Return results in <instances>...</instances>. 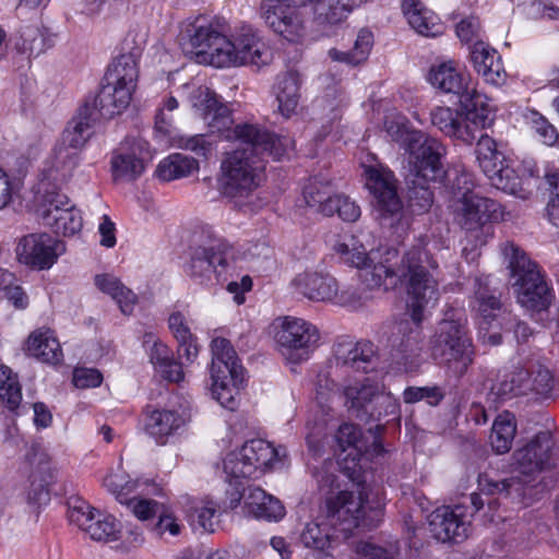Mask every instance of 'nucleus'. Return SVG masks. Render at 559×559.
<instances>
[{
  "instance_id": "nucleus-64",
  "label": "nucleus",
  "mask_w": 559,
  "mask_h": 559,
  "mask_svg": "<svg viewBox=\"0 0 559 559\" xmlns=\"http://www.w3.org/2000/svg\"><path fill=\"white\" fill-rule=\"evenodd\" d=\"M126 503L130 507L132 513L140 521H147L158 515L165 504L152 499L130 498Z\"/></svg>"
},
{
  "instance_id": "nucleus-58",
  "label": "nucleus",
  "mask_w": 559,
  "mask_h": 559,
  "mask_svg": "<svg viewBox=\"0 0 559 559\" xmlns=\"http://www.w3.org/2000/svg\"><path fill=\"white\" fill-rule=\"evenodd\" d=\"M304 198L308 206L317 209L323 214V207L333 200L331 187L318 180L310 181L304 189Z\"/></svg>"
},
{
  "instance_id": "nucleus-8",
  "label": "nucleus",
  "mask_w": 559,
  "mask_h": 559,
  "mask_svg": "<svg viewBox=\"0 0 559 559\" xmlns=\"http://www.w3.org/2000/svg\"><path fill=\"white\" fill-rule=\"evenodd\" d=\"M273 329L276 348L287 362L307 361L319 346L318 328L301 318H278L274 321Z\"/></svg>"
},
{
  "instance_id": "nucleus-28",
  "label": "nucleus",
  "mask_w": 559,
  "mask_h": 559,
  "mask_svg": "<svg viewBox=\"0 0 559 559\" xmlns=\"http://www.w3.org/2000/svg\"><path fill=\"white\" fill-rule=\"evenodd\" d=\"M185 424L183 415L174 409L147 407L144 412V429L159 444H165Z\"/></svg>"
},
{
  "instance_id": "nucleus-61",
  "label": "nucleus",
  "mask_w": 559,
  "mask_h": 559,
  "mask_svg": "<svg viewBox=\"0 0 559 559\" xmlns=\"http://www.w3.org/2000/svg\"><path fill=\"white\" fill-rule=\"evenodd\" d=\"M182 528L183 525L174 512L164 506L158 514V521L153 526V532L159 537H164L166 534L176 537L181 533Z\"/></svg>"
},
{
  "instance_id": "nucleus-49",
  "label": "nucleus",
  "mask_w": 559,
  "mask_h": 559,
  "mask_svg": "<svg viewBox=\"0 0 559 559\" xmlns=\"http://www.w3.org/2000/svg\"><path fill=\"white\" fill-rule=\"evenodd\" d=\"M400 415V403L399 400L385 390L384 384H381L376 397L369 405L365 417L380 420L382 417Z\"/></svg>"
},
{
  "instance_id": "nucleus-23",
  "label": "nucleus",
  "mask_w": 559,
  "mask_h": 559,
  "mask_svg": "<svg viewBox=\"0 0 559 559\" xmlns=\"http://www.w3.org/2000/svg\"><path fill=\"white\" fill-rule=\"evenodd\" d=\"M152 159L148 144L135 141L130 146L119 147L111 157V171L115 180H135Z\"/></svg>"
},
{
  "instance_id": "nucleus-56",
  "label": "nucleus",
  "mask_w": 559,
  "mask_h": 559,
  "mask_svg": "<svg viewBox=\"0 0 559 559\" xmlns=\"http://www.w3.org/2000/svg\"><path fill=\"white\" fill-rule=\"evenodd\" d=\"M326 521L324 523H309L301 534V540L306 547L323 550L330 548L336 536L326 530Z\"/></svg>"
},
{
  "instance_id": "nucleus-12",
  "label": "nucleus",
  "mask_w": 559,
  "mask_h": 559,
  "mask_svg": "<svg viewBox=\"0 0 559 559\" xmlns=\"http://www.w3.org/2000/svg\"><path fill=\"white\" fill-rule=\"evenodd\" d=\"M37 211L43 224L50 227L57 235L74 236L83 227L80 211L60 190L47 191L43 195Z\"/></svg>"
},
{
  "instance_id": "nucleus-42",
  "label": "nucleus",
  "mask_w": 559,
  "mask_h": 559,
  "mask_svg": "<svg viewBox=\"0 0 559 559\" xmlns=\"http://www.w3.org/2000/svg\"><path fill=\"white\" fill-rule=\"evenodd\" d=\"M104 486L111 491L121 503H126L129 499L127 496L141 487H145L141 492L146 495H162L163 488L154 480H134L129 481L121 474H110L104 478Z\"/></svg>"
},
{
  "instance_id": "nucleus-36",
  "label": "nucleus",
  "mask_w": 559,
  "mask_h": 559,
  "mask_svg": "<svg viewBox=\"0 0 559 559\" xmlns=\"http://www.w3.org/2000/svg\"><path fill=\"white\" fill-rule=\"evenodd\" d=\"M212 367L211 372L229 373L235 382L245 378V369L240 365L237 353L231 343L225 337H214L211 342Z\"/></svg>"
},
{
  "instance_id": "nucleus-54",
  "label": "nucleus",
  "mask_w": 559,
  "mask_h": 559,
  "mask_svg": "<svg viewBox=\"0 0 559 559\" xmlns=\"http://www.w3.org/2000/svg\"><path fill=\"white\" fill-rule=\"evenodd\" d=\"M314 20L320 26H333L342 23L349 15L340 1L331 2L330 0H316Z\"/></svg>"
},
{
  "instance_id": "nucleus-30",
  "label": "nucleus",
  "mask_w": 559,
  "mask_h": 559,
  "mask_svg": "<svg viewBox=\"0 0 559 559\" xmlns=\"http://www.w3.org/2000/svg\"><path fill=\"white\" fill-rule=\"evenodd\" d=\"M27 355L50 365H58L63 359L61 345L53 330L39 328L32 332L26 341Z\"/></svg>"
},
{
  "instance_id": "nucleus-19",
  "label": "nucleus",
  "mask_w": 559,
  "mask_h": 559,
  "mask_svg": "<svg viewBox=\"0 0 559 559\" xmlns=\"http://www.w3.org/2000/svg\"><path fill=\"white\" fill-rule=\"evenodd\" d=\"M190 103L211 133L225 136L234 124L229 108L207 86H199L190 94Z\"/></svg>"
},
{
  "instance_id": "nucleus-4",
  "label": "nucleus",
  "mask_w": 559,
  "mask_h": 559,
  "mask_svg": "<svg viewBox=\"0 0 559 559\" xmlns=\"http://www.w3.org/2000/svg\"><path fill=\"white\" fill-rule=\"evenodd\" d=\"M383 515V503L377 499L373 503L362 490H341L330 493L325 499V520L335 532L346 538L361 524L377 526Z\"/></svg>"
},
{
  "instance_id": "nucleus-53",
  "label": "nucleus",
  "mask_w": 559,
  "mask_h": 559,
  "mask_svg": "<svg viewBox=\"0 0 559 559\" xmlns=\"http://www.w3.org/2000/svg\"><path fill=\"white\" fill-rule=\"evenodd\" d=\"M242 456V450L238 449L229 452L223 462V468L226 474L227 480L231 484L240 483L241 479H258L260 475L257 472H250L247 474V471L243 468L251 461H247Z\"/></svg>"
},
{
  "instance_id": "nucleus-3",
  "label": "nucleus",
  "mask_w": 559,
  "mask_h": 559,
  "mask_svg": "<svg viewBox=\"0 0 559 559\" xmlns=\"http://www.w3.org/2000/svg\"><path fill=\"white\" fill-rule=\"evenodd\" d=\"M234 253L230 242L211 229L202 228L192 235L185 272L193 282L203 286L222 284L226 281Z\"/></svg>"
},
{
  "instance_id": "nucleus-46",
  "label": "nucleus",
  "mask_w": 559,
  "mask_h": 559,
  "mask_svg": "<svg viewBox=\"0 0 559 559\" xmlns=\"http://www.w3.org/2000/svg\"><path fill=\"white\" fill-rule=\"evenodd\" d=\"M389 136L400 143L406 151L416 145L425 133L411 127L407 118L401 114H391L384 121Z\"/></svg>"
},
{
  "instance_id": "nucleus-47",
  "label": "nucleus",
  "mask_w": 559,
  "mask_h": 559,
  "mask_svg": "<svg viewBox=\"0 0 559 559\" xmlns=\"http://www.w3.org/2000/svg\"><path fill=\"white\" fill-rule=\"evenodd\" d=\"M212 385L211 391L213 397L225 408L235 409L236 395L239 391V385L242 384L243 379L235 382L229 373L211 372Z\"/></svg>"
},
{
  "instance_id": "nucleus-37",
  "label": "nucleus",
  "mask_w": 559,
  "mask_h": 559,
  "mask_svg": "<svg viewBox=\"0 0 559 559\" xmlns=\"http://www.w3.org/2000/svg\"><path fill=\"white\" fill-rule=\"evenodd\" d=\"M278 112L284 118L297 114L300 99V76L297 72L288 71L277 78L275 85Z\"/></svg>"
},
{
  "instance_id": "nucleus-22",
  "label": "nucleus",
  "mask_w": 559,
  "mask_h": 559,
  "mask_svg": "<svg viewBox=\"0 0 559 559\" xmlns=\"http://www.w3.org/2000/svg\"><path fill=\"white\" fill-rule=\"evenodd\" d=\"M61 245L46 233H34L20 238L15 253L21 263L33 269L46 270L56 262L57 250Z\"/></svg>"
},
{
  "instance_id": "nucleus-10",
  "label": "nucleus",
  "mask_w": 559,
  "mask_h": 559,
  "mask_svg": "<svg viewBox=\"0 0 559 559\" xmlns=\"http://www.w3.org/2000/svg\"><path fill=\"white\" fill-rule=\"evenodd\" d=\"M180 40L183 47L194 53L203 62L221 67L219 55L224 47H229L228 37L223 34L218 24L205 16H198L181 32Z\"/></svg>"
},
{
  "instance_id": "nucleus-32",
  "label": "nucleus",
  "mask_w": 559,
  "mask_h": 559,
  "mask_svg": "<svg viewBox=\"0 0 559 559\" xmlns=\"http://www.w3.org/2000/svg\"><path fill=\"white\" fill-rule=\"evenodd\" d=\"M143 344H152L150 348V360L155 370L169 382H180L183 379L181 364L174 359L171 349L159 342L153 333H145Z\"/></svg>"
},
{
  "instance_id": "nucleus-7",
  "label": "nucleus",
  "mask_w": 559,
  "mask_h": 559,
  "mask_svg": "<svg viewBox=\"0 0 559 559\" xmlns=\"http://www.w3.org/2000/svg\"><path fill=\"white\" fill-rule=\"evenodd\" d=\"M431 354L455 376H463L474 360V349L460 320H442L431 338Z\"/></svg>"
},
{
  "instance_id": "nucleus-34",
  "label": "nucleus",
  "mask_w": 559,
  "mask_h": 559,
  "mask_svg": "<svg viewBox=\"0 0 559 559\" xmlns=\"http://www.w3.org/2000/svg\"><path fill=\"white\" fill-rule=\"evenodd\" d=\"M139 49L121 53L114 59L105 75V81L119 88H128L133 94L139 78L138 68Z\"/></svg>"
},
{
  "instance_id": "nucleus-31",
  "label": "nucleus",
  "mask_w": 559,
  "mask_h": 559,
  "mask_svg": "<svg viewBox=\"0 0 559 559\" xmlns=\"http://www.w3.org/2000/svg\"><path fill=\"white\" fill-rule=\"evenodd\" d=\"M132 94L128 92V88H119L112 83L106 82L96 96L90 97L85 102H90L91 109L98 114L97 120H99L122 112L129 106Z\"/></svg>"
},
{
  "instance_id": "nucleus-27",
  "label": "nucleus",
  "mask_w": 559,
  "mask_h": 559,
  "mask_svg": "<svg viewBox=\"0 0 559 559\" xmlns=\"http://www.w3.org/2000/svg\"><path fill=\"white\" fill-rule=\"evenodd\" d=\"M471 60L475 71L486 83L493 86L504 84L507 73L501 57L487 43L477 40L471 46Z\"/></svg>"
},
{
  "instance_id": "nucleus-63",
  "label": "nucleus",
  "mask_w": 559,
  "mask_h": 559,
  "mask_svg": "<svg viewBox=\"0 0 559 559\" xmlns=\"http://www.w3.org/2000/svg\"><path fill=\"white\" fill-rule=\"evenodd\" d=\"M416 187L411 190L409 207L414 213L421 214L427 212L433 202V194L429 188L424 186L423 180H415Z\"/></svg>"
},
{
  "instance_id": "nucleus-6",
  "label": "nucleus",
  "mask_w": 559,
  "mask_h": 559,
  "mask_svg": "<svg viewBox=\"0 0 559 559\" xmlns=\"http://www.w3.org/2000/svg\"><path fill=\"white\" fill-rule=\"evenodd\" d=\"M333 250L344 263L366 270L364 281L371 288L396 281L392 271V262L397 259L395 248L381 246L368 252L358 238L350 235L337 240L333 245Z\"/></svg>"
},
{
  "instance_id": "nucleus-44",
  "label": "nucleus",
  "mask_w": 559,
  "mask_h": 559,
  "mask_svg": "<svg viewBox=\"0 0 559 559\" xmlns=\"http://www.w3.org/2000/svg\"><path fill=\"white\" fill-rule=\"evenodd\" d=\"M516 433L515 416L510 412L499 414L491 427L490 444L496 453L503 454L510 451Z\"/></svg>"
},
{
  "instance_id": "nucleus-45",
  "label": "nucleus",
  "mask_w": 559,
  "mask_h": 559,
  "mask_svg": "<svg viewBox=\"0 0 559 559\" xmlns=\"http://www.w3.org/2000/svg\"><path fill=\"white\" fill-rule=\"evenodd\" d=\"M198 168L199 164L194 158L176 153L167 156L158 164L156 175L164 181H171L188 177Z\"/></svg>"
},
{
  "instance_id": "nucleus-43",
  "label": "nucleus",
  "mask_w": 559,
  "mask_h": 559,
  "mask_svg": "<svg viewBox=\"0 0 559 559\" xmlns=\"http://www.w3.org/2000/svg\"><path fill=\"white\" fill-rule=\"evenodd\" d=\"M380 386L381 383L371 382L369 379L348 385L344 390L346 405L356 412L357 417L364 418Z\"/></svg>"
},
{
  "instance_id": "nucleus-2",
  "label": "nucleus",
  "mask_w": 559,
  "mask_h": 559,
  "mask_svg": "<svg viewBox=\"0 0 559 559\" xmlns=\"http://www.w3.org/2000/svg\"><path fill=\"white\" fill-rule=\"evenodd\" d=\"M437 260L425 249L413 247L401 259L392 262L396 281L382 284L384 289L394 288L401 283L408 298V310L414 323L421 324L424 311L440 298Z\"/></svg>"
},
{
  "instance_id": "nucleus-14",
  "label": "nucleus",
  "mask_w": 559,
  "mask_h": 559,
  "mask_svg": "<svg viewBox=\"0 0 559 559\" xmlns=\"http://www.w3.org/2000/svg\"><path fill=\"white\" fill-rule=\"evenodd\" d=\"M229 47H224L219 55L221 67L254 66L263 67L273 59L272 49L263 43L251 28H243L240 33L228 38Z\"/></svg>"
},
{
  "instance_id": "nucleus-18",
  "label": "nucleus",
  "mask_w": 559,
  "mask_h": 559,
  "mask_svg": "<svg viewBox=\"0 0 559 559\" xmlns=\"http://www.w3.org/2000/svg\"><path fill=\"white\" fill-rule=\"evenodd\" d=\"M411 171L416 180L424 182L437 181L443 177L441 158L445 154L443 144L435 139L423 135L416 145L408 151Z\"/></svg>"
},
{
  "instance_id": "nucleus-9",
  "label": "nucleus",
  "mask_w": 559,
  "mask_h": 559,
  "mask_svg": "<svg viewBox=\"0 0 559 559\" xmlns=\"http://www.w3.org/2000/svg\"><path fill=\"white\" fill-rule=\"evenodd\" d=\"M465 112L453 110L450 107H437L431 114V122L441 132L451 138L471 144L476 134L491 123V110L485 103H469L464 105Z\"/></svg>"
},
{
  "instance_id": "nucleus-5",
  "label": "nucleus",
  "mask_w": 559,
  "mask_h": 559,
  "mask_svg": "<svg viewBox=\"0 0 559 559\" xmlns=\"http://www.w3.org/2000/svg\"><path fill=\"white\" fill-rule=\"evenodd\" d=\"M502 254L508 261L511 276L515 278L519 302L531 310H546L554 294L546 283L539 266L513 242L507 241L501 247Z\"/></svg>"
},
{
  "instance_id": "nucleus-55",
  "label": "nucleus",
  "mask_w": 559,
  "mask_h": 559,
  "mask_svg": "<svg viewBox=\"0 0 559 559\" xmlns=\"http://www.w3.org/2000/svg\"><path fill=\"white\" fill-rule=\"evenodd\" d=\"M334 214L345 222H356L360 216V207L348 197L334 194L333 200L323 207V215L333 216Z\"/></svg>"
},
{
  "instance_id": "nucleus-39",
  "label": "nucleus",
  "mask_w": 559,
  "mask_h": 559,
  "mask_svg": "<svg viewBox=\"0 0 559 559\" xmlns=\"http://www.w3.org/2000/svg\"><path fill=\"white\" fill-rule=\"evenodd\" d=\"M530 367L528 362L524 366H516L512 370L500 376L497 382L491 386L492 392L502 397L512 395H524L530 392L531 383H528Z\"/></svg>"
},
{
  "instance_id": "nucleus-1",
  "label": "nucleus",
  "mask_w": 559,
  "mask_h": 559,
  "mask_svg": "<svg viewBox=\"0 0 559 559\" xmlns=\"http://www.w3.org/2000/svg\"><path fill=\"white\" fill-rule=\"evenodd\" d=\"M223 138L246 146L224 153L219 167V190L238 204H250V199L266 178L263 154L280 159L286 154L290 140L252 123H237Z\"/></svg>"
},
{
  "instance_id": "nucleus-25",
  "label": "nucleus",
  "mask_w": 559,
  "mask_h": 559,
  "mask_svg": "<svg viewBox=\"0 0 559 559\" xmlns=\"http://www.w3.org/2000/svg\"><path fill=\"white\" fill-rule=\"evenodd\" d=\"M522 481L515 478H496L493 475L483 473L478 476V490L471 495V503L475 511L483 509L485 503L488 504L489 509H493L497 504L496 499H483V495L486 496H498L504 498H511L513 500H522L523 486Z\"/></svg>"
},
{
  "instance_id": "nucleus-60",
  "label": "nucleus",
  "mask_w": 559,
  "mask_h": 559,
  "mask_svg": "<svg viewBox=\"0 0 559 559\" xmlns=\"http://www.w3.org/2000/svg\"><path fill=\"white\" fill-rule=\"evenodd\" d=\"M95 510L88 502L82 499H73L69 502V520L71 523L78 525L84 532L94 522L97 516Z\"/></svg>"
},
{
  "instance_id": "nucleus-41",
  "label": "nucleus",
  "mask_w": 559,
  "mask_h": 559,
  "mask_svg": "<svg viewBox=\"0 0 559 559\" xmlns=\"http://www.w3.org/2000/svg\"><path fill=\"white\" fill-rule=\"evenodd\" d=\"M95 285L99 290L109 295L124 314H130L133 311L138 297L119 278L110 274H99L95 276Z\"/></svg>"
},
{
  "instance_id": "nucleus-40",
  "label": "nucleus",
  "mask_w": 559,
  "mask_h": 559,
  "mask_svg": "<svg viewBox=\"0 0 559 559\" xmlns=\"http://www.w3.org/2000/svg\"><path fill=\"white\" fill-rule=\"evenodd\" d=\"M376 355L374 345L371 342H357L338 344L335 349L336 360L356 370H367Z\"/></svg>"
},
{
  "instance_id": "nucleus-13",
  "label": "nucleus",
  "mask_w": 559,
  "mask_h": 559,
  "mask_svg": "<svg viewBox=\"0 0 559 559\" xmlns=\"http://www.w3.org/2000/svg\"><path fill=\"white\" fill-rule=\"evenodd\" d=\"M452 211L455 222L467 233L477 231L488 223L502 218L501 205L497 201L468 188L453 201Z\"/></svg>"
},
{
  "instance_id": "nucleus-16",
  "label": "nucleus",
  "mask_w": 559,
  "mask_h": 559,
  "mask_svg": "<svg viewBox=\"0 0 559 559\" xmlns=\"http://www.w3.org/2000/svg\"><path fill=\"white\" fill-rule=\"evenodd\" d=\"M476 159L492 187L515 194L520 180L515 171L504 165V156L497 148L496 141L487 134H481L476 144Z\"/></svg>"
},
{
  "instance_id": "nucleus-59",
  "label": "nucleus",
  "mask_w": 559,
  "mask_h": 559,
  "mask_svg": "<svg viewBox=\"0 0 559 559\" xmlns=\"http://www.w3.org/2000/svg\"><path fill=\"white\" fill-rule=\"evenodd\" d=\"M531 383L530 392L546 394L552 390L555 384L554 376L550 370L539 362L528 361Z\"/></svg>"
},
{
  "instance_id": "nucleus-17",
  "label": "nucleus",
  "mask_w": 559,
  "mask_h": 559,
  "mask_svg": "<svg viewBox=\"0 0 559 559\" xmlns=\"http://www.w3.org/2000/svg\"><path fill=\"white\" fill-rule=\"evenodd\" d=\"M471 519L472 513L464 506H442L428 515V526L437 540L460 543L471 533Z\"/></svg>"
},
{
  "instance_id": "nucleus-52",
  "label": "nucleus",
  "mask_w": 559,
  "mask_h": 559,
  "mask_svg": "<svg viewBox=\"0 0 559 559\" xmlns=\"http://www.w3.org/2000/svg\"><path fill=\"white\" fill-rule=\"evenodd\" d=\"M53 481V475L48 466H40L39 471L31 475V486L27 492L29 503L41 506L50 500L49 485Z\"/></svg>"
},
{
  "instance_id": "nucleus-50",
  "label": "nucleus",
  "mask_w": 559,
  "mask_h": 559,
  "mask_svg": "<svg viewBox=\"0 0 559 559\" xmlns=\"http://www.w3.org/2000/svg\"><path fill=\"white\" fill-rule=\"evenodd\" d=\"M373 43V35L367 29H361L355 40L354 48L348 52H341L335 49L330 50V56L334 60L345 61L350 64H358L369 55Z\"/></svg>"
},
{
  "instance_id": "nucleus-38",
  "label": "nucleus",
  "mask_w": 559,
  "mask_h": 559,
  "mask_svg": "<svg viewBox=\"0 0 559 559\" xmlns=\"http://www.w3.org/2000/svg\"><path fill=\"white\" fill-rule=\"evenodd\" d=\"M475 285V307L481 317L479 329L480 331H488L491 321L500 313L502 305L489 288L487 278H476Z\"/></svg>"
},
{
  "instance_id": "nucleus-57",
  "label": "nucleus",
  "mask_w": 559,
  "mask_h": 559,
  "mask_svg": "<svg viewBox=\"0 0 559 559\" xmlns=\"http://www.w3.org/2000/svg\"><path fill=\"white\" fill-rule=\"evenodd\" d=\"M445 396L441 386H408L403 392L406 404H414L425 401L430 406H437Z\"/></svg>"
},
{
  "instance_id": "nucleus-29",
  "label": "nucleus",
  "mask_w": 559,
  "mask_h": 559,
  "mask_svg": "<svg viewBox=\"0 0 559 559\" xmlns=\"http://www.w3.org/2000/svg\"><path fill=\"white\" fill-rule=\"evenodd\" d=\"M296 292L313 301H332L336 295L337 282L330 274L307 271L293 280Z\"/></svg>"
},
{
  "instance_id": "nucleus-21",
  "label": "nucleus",
  "mask_w": 559,
  "mask_h": 559,
  "mask_svg": "<svg viewBox=\"0 0 559 559\" xmlns=\"http://www.w3.org/2000/svg\"><path fill=\"white\" fill-rule=\"evenodd\" d=\"M366 186L376 200V206L382 217L401 212L402 202L396 192V180L388 168L376 165L365 168Z\"/></svg>"
},
{
  "instance_id": "nucleus-35",
  "label": "nucleus",
  "mask_w": 559,
  "mask_h": 559,
  "mask_svg": "<svg viewBox=\"0 0 559 559\" xmlns=\"http://www.w3.org/2000/svg\"><path fill=\"white\" fill-rule=\"evenodd\" d=\"M403 11L409 25L420 35L437 37L443 34L444 26L439 16L425 8L418 0H403Z\"/></svg>"
},
{
  "instance_id": "nucleus-62",
  "label": "nucleus",
  "mask_w": 559,
  "mask_h": 559,
  "mask_svg": "<svg viewBox=\"0 0 559 559\" xmlns=\"http://www.w3.org/2000/svg\"><path fill=\"white\" fill-rule=\"evenodd\" d=\"M361 430L357 425L343 424L340 426L335 440L341 451H345L347 448H353L357 452H361Z\"/></svg>"
},
{
  "instance_id": "nucleus-11",
  "label": "nucleus",
  "mask_w": 559,
  "mask_h": 559,
  "mask_svg": "<svg viewBox=\"0 0 559 559\" xmlns=\"http://www.w3.org/2000/svg\"><path fill=\"white\" fill-rule=\"evenodd\" d=\"M552 445L551 436L548 432H540L525 445L514 451L512 455L513 465L520 475L511 476L510 478L522 481V500L526 498L528 491L534 487L533 483L536 481L537 475L552 466Z\"/></svg>"
},
{
  "instance_id": "nucleus-26",
  "label": "nucleus",
  "mask_w": 559,
  "mask_h": 559,
  "mask_svg": "<svg viewBox=\"0 0 559 559\" xmlns=\"http://www.w3.org/2000/svg\"><path fill=\"white\" fill-rule=\"evenodd\" d=\"M242 456L251 461L246 467L247 474L257 472L260 477L269 469L275 468L282 464L286 456V450L283 447L275 448L272 443L263 439H252L246 442L241 448Z\"/></svg>"
},
{
  "instance_id": "nucleus-33",
  "label": "nucleus",
  "mask_w": 559,
  "mask_h": 559,
  "mask_svg": "<svg viewBox=\"0 0 559 559\" xmlns=\"http://www.w3.org/2000/svg\"><path fill=\"white\" fill-rule=\"evenodd\" d=\"M97 115L95 110L91 109L90 102H84L62 133L63 145L81 150L92 135V129L98 121Z\"/></svg>"
},
{
  "instance_id": "nucleus-51",
  "label": "nucleus",
  "mask_w": 559,
  "mask_h": 559,
  "mask_svg": "<svg viewBox=\"0 0 559 559\" xmlns=\"http://www.w3.org/2000/svg\"><path fill=\"white\" fill-rule=\"evenodd\" d=\"M0 401L10 411L16 409L22 401L17 377L7 366H0Z\"/></svg>"
},
{
  "instance_id": "nucleus-15",
  "label": "nucleus",
  "mask_w": 559,
  "mask_h": 559,
  "mask_svg": "<svg viewBox=\"0 0 559 559\" xmlns=\"http://www.w3.org/2000/svg\"><path fill=\"white\" fill-rule=\"evenodd\" d=\"M316 0H263L261 14L276 34L289 41L298 39L304 31L301 9Z\"/></svg>"
},
{
  "instance_id": "nucleus-20",
  "label": "nucleus",
  "mask_w": 559,
  "mask_h": 559,
  "mask_svg": "<svg viewBox=\"0 0 559 559\" xmlns=\"http://www.w3.org/2000/svg\"><path fill=\"white\" fill-rule=\"evenodd\" d=\"M428 80L436 88L459 95L463 105L484 103L481 94L468 86L469 76L453 60L432 66Z\"/></svg>"
},
{
  "instance_id": "nucleus-48",
  "label": "nucleus",
  "mask_w": 559,
  "mask_h": 559,
  "mask_svg": "<svg viewBox=\"0 0 559 559\" xmlns=\"http://www.w3.org/2000/svg\"><path fill=\"white\" fill-rule=\"evenodd\" d=\"M86 533L94 540L115 542L121 537V524L110 514L97 512V516L88 526Z\"/></svg>"
},
{
  "instance_id": "nucleus-24",
  "label": "nucleus",
  "mask_w": 559,
  "mask_h": 559,
  "mask_svg": "<svg viewBox=\"0 0 559 559\" xmlns=\"http://www.w3.org/2000/svg\"><path fill=\"white\" fill-rule=\"evenodd\" d=\"M414 329H408V323H401L399 332H403L402 338L393 341L391 359L397 371H414L419 366V357L423 349V334L420 324L414 323Z\"/></svg>"
}]
</instances>
